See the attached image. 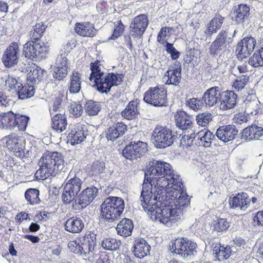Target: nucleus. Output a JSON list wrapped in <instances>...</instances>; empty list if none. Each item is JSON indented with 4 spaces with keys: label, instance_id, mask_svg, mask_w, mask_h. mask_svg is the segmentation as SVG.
<instances>
[{
    "label": "nucleus",
    "instance_id": "25",
    "mask_svg": "<svg viewBox=\"0 0 263 263\" xmlns=\"http://www.w3.org/2000/svg\"><path fill=\"white\" fill-rule=\"evenodd\" d=\"M220 91L218 87H212L208 89L203 94L201 100L203 104L207 107L216 105L219 100Z\"/></svg>",
    "mask_w": 263,
    "mask_h": 263
},
{
    "label": "nucleus",
    "instance_id": "22",
    "mask_svg": "<svg viewBox=\"0 0 263 263\" xmlns=\"http://www.w3.org/2000/svg\"><path fill=\"white\" fill-rule=\"evenodd\" d=\"M219 108L222 110L233 108L237 103V95L232 90L220 92Z\"/></svg>",
    "mask_w": 263,
    "mask_h": 263
},
{
    "label": "nucleus",
    "instance_id": "3",
    "mask_svg": "<svg viewBox=\"0 0 263 263\" xmlns=\"http://www.w3.org/2000/svg\"><path fill=\"white\" fill-rule=\"evenodd\" d=\"M151 166L145 172V178L142 184L141 193L144 190V184L148 188L152 194L156 195L163 194L168 187V182L163 178L162 173L159 167L158 161H153Z\"/></svg>",
    "mask_w": 263,
    "mask_h": 263
},
{
    "label": "nucleus",
    "instance_id": "57",
    "mask_svg": "<svg viewBox=\"0 0 263 263\" xmlns=\"http://www.w3.org/2000/svg\"><path fill=\"white\" fill-rule=\"evenodd\" d=\"M69 111L75 117H79L83 113V107L78 102H74L70 106Z\"/></svg>",
    "mask_w": 263,
    "mask_h": 263
},
{
    "label": "nucleus",
    "instance_id": "7",
    "mask_svg": "<svg viewBox=\"0 0 263 263\" xmlns=\"http://www.w3.org/2000/svg\"><path fill=\"white\" fill-rule=\"evenodd\" d=\"M29 120V117L12 111L2 112L0 114V129L25 131Z\"/></svg>",
    "mask_w": 263,
    "mask_h": 263
},
{
    "label": "nucleus",
    "instance_id": "12",
    "mask_svg": "<svg viewBox=\"0 0 263 263\" xmlns=\"http://www.w3.org/2000/svg\"><path fill=\"white\" fill-rule=\"evenodd\" d=\"M143 100L154 106H166L167 103V91L163 87H151L145 92Z\"/></svg>",
    "mask_w": 263,
    "mask_h": 263
},
{
    "label": "nucleus",
    "instance_id": "31",
    "mask_svg": "<svg viewBox=\"0 0 263 263\" xmlns=\"http://www.w3.org/2000/svg\"><path fill=\"white\" fill-rule=\"evenodd\" d=\"M65 230L72 233L81 232L84 227L83 219L79 217H72L68 219L65 223Z\"/></svg>",
    "mask_w": 263,
    "mask_h": 263
},
{
    "label": "nucleus",
    "instance_id": "61",
    "mask_svg": "<svg viewBox=\"0 0 263 263\" xmlns=\"http://www.w3.org/2000/svg\"><path fill=\"white\" fill-rule=\"evenodd\" d=\"M81 240H78L74 241H70L68 246L71 252H73L75 254L80 255V246H81Z\"/></svg>",
    "mask_w": 263,
    "mask_h": 263
},
{
    "label": "nucleus",
    "instance_id": "1",
    "mask_svg": "<svg viewBox=\"0 0 263 263\" xmlns=\"http://www.w3.org/2000/svg\"><path fill=\"white\" fill-rule=\"evenodd\" d=\"M180 187L171 185L163 194L158 196L152 194L144 184L143 192L139 198L142 209L149 215L152 220L171 226L180 218L182 209L190 203L189 196L183 189V183Z\"/></svg>",
    "mask_w": 263,
    "mask_h": 263
},
{
    "label": "nucleus",
    "instance_id": "23",
    "mask_svg": "<svg viewBox=\"0 0 263 263\" xmlns=\"http://www.w3.org/2000/svg\"><path fill=\"white\" fill-rule=\"evenodd\" d=\"M238 130L234 125H227L220 126L216 131V136L224 143L233 140L238 135Z\"/></svg>",
    "mask_w": 263,
    "mask_h": 263
},
{
    "label": "nucleus",
    "instance_id": "37",
    "mask_svg": "<svg viewBox=\"0 0 263 263\" xmlns=\"http://www.w3.org/2000/svg\"><path fill=\"white\" fill-rule=\"evenodd\" d=\"M138 103L137 100L130 101L125 108L121 112L122 117L127 120H133L138 117L139 111L138 110Z\"/></svg>",
    "mask_w": 263,
    "mask_h": 263
},
{
    "label": "nucleus",
    "instance_id": "16",
    "mask_svg": "<svg viewBox=\"0 0 263 263\" xmlns=\"http://www.w3.org/2000/svg\"><path fill=\"white\" fill-rule=\"evenodd\" d=\"M148 25L147 17L145 14L136 16L130 25V33L134 37L141 38Z\"/></svg>",
    "mask_w": 263,
    "mask_h": 263
},
{
    "label": "nucleus",
    "instance_id": "5",
    "mask_svg": "<svg viewBox=\"0 0 263 263\" xmlns=\"http://www.w3.org/2000/svg\"><path fill=\"white\" fill-rule=\"evenodd\" d=\"M124 208L123 199L110 196L106 198L100 205V217L105 222H115L120 218Z\"/></svg>",
    "mask_w": 263,
    "mask_h": 263
},
{
    "label": "nucleus",
    "instance_id": "30",
    "mask_svg": "<svg viewBox=\"0 0 263 263\" xmlns=\"http://www.w3.org/2000/svg\"><path fill=\"white\" fill-rule=\"evenodd\" d=\"M126 125L123 122L115 123L106 131V137L108 140L114 141L125 134Z\"/></svg>",
    "mask_w": 263,
    "mask_h": 263
},
{
    "label": "nucleus",
    "instance_id": "10",
    "mask_svg": "<svg viewBox=\"0 0 263 263\" xmlns=\"http://www.w3.org/2000/svg\"><path fill=\"white\" fill-rule=\"evenodd\" d=\"M48 51V45L32 39H30V41L27 42L23 48V53L25 57L31 60L45 58Z\"/></svg>",
    "mask_w": 263,
    "mask_h": 263
},
{
    "label": "nucleus",
    "instance_id": "9",
    "mask_svg": "<svg viewBox=\"0 0 263 263\" xmlns=\"http://www.w3.org/2000/svg\"><path fill=\"white\" fill-rule=\"evenodd\" d=\"M151 140L158 148L168 147L174 142L172 131L165 126H156L152 133Z\"/></svg>",
    "mask_w": 263,
    "mask_h": 263
},
{
    "label": "nucleus",
    "instance_id": "28",
    "mask_svg": "<svg viewBox=\"0 0 263 263\" xmlns=\"http://www.w3.org/2000/svg\"><path fill=\"white\" fill-rule=\"evenodd\" d=\"M263 136V127L256 125L248 126L241 133V139L247 141L257 140Z\"/></svg>",
    "mask_w": 263,
    "mask_h": 263
},
{
    "label": "nucleus",
    "instance_id": "50",
    "mask_svg": "<svg viewBox=\"0 0 263 263\" xmlns=\"http://www.w3.org/2000/svg\"><path fill=\"white\" fill-rule=\"evenodd\" d=\"M14 104V101L0 89V110L9 109Z\"/></svg>",
    "mask_w": 263,
    "mask_h": 263
},
{
    "label": "nucleus",
    "instance_id": "49",
    "mask_svg": "<svg viewBox=\"0 0 263 263\" xmlns=\"http://www.w3.org/2000/svg\"><path fill=\"white\" fill-rule=\"evenodd\" d=\"M212 119V115L208 111L199 114L196 116L197 124L202 127L206 126Z\"/></svg>",
    "mask_w": 263,
    "mask_h": 263
},
{
    "label": "nucleus",
    "instance_id": "64",
    "mask_svg": "<svg viewBox=\"0 0 263 263\" xmlns=\"http://www.w3.org/2000/svg\"><path fill=\"white\" fill-rule=\"evenodd\" d=\"M253 220L255 225L263 227V211L257 212Z\"/></svg>",
    "mask_w": 263,
    "mask_h": 263
},
{
    "label": "nucleus",
    "instance_id": "41",
    "mask_svg": "<svg viewBox=\"0 0 263 263\" xmlns=\"http://www.w3.org/2000/svg\"><path fill=\"white\" fill-rule=\"evenodd\" d=\"M231 248L229 246H224L218 245L216 246L214 250L215 257H217L219 261L229 258L231 254Z\"/></svg>",
    "mask_w": 263,
    "mask_h": 263
},
{
    "label": "nucleus",
    "instance_id": "59",
    "mask_svg": "<svg viewBox=\"0 0 263 263\" xmlns=\"http://www.w3.org/2000/svg\"><path fill=\"white\" fill-rule=\"evenodd\" d=\"M165 50L167 53L170 54L172 59L173 60L177 59L180 57V52L176 49L173 44L166 42Z\"/></svg>",
    "mask_w": 263,
    "mask_h": 263
},
{
    "label": "nucleus",
    "instance_id": "36",
    "mask_svg": "<svg viewBox=\"0 0 263 263\" xmlns=\"http://www.w3.org/2000/svg\"><path fill=\"white\" fill-rule=\"evenodd\" d=\"M250 7L246 4H240L236 8L235 19L238 24H242L248 21L250 16Z\"/></svg>",
    "mask_w": 263,
    "mask_h": 263
},
{
    "label": "nucleus",
    "instance_id": "18",
    "mask_svg": "<svg viewBox=\"0 0 263 263\" xmlns=\"http://www.w3.org/2000/svg\"><path fill=\"white\" fill-rule=\"evenodd\" d=\"M176 125L184 131L185 134L191 133L193 127V120L192 116L183 110H177L174 115Z\"/></svg>",
    "mask_w": 263,
    "mask_h": 263
},
{
    "label": "nucleus",
    "instance_id": "47",
    "mask_svg": "<svg viewBox=\"0 0 263 263\" xmlns=\"http://www.w3.org/2000/svg\"><path fill=\"white\" fill-rule=\"evenodd\" d=\"M120 245V241L112 238H104L101 241V246L103 249L111 251L117 250Z\"/></svg>",
    "mask_w": 263,
    "mask_h": 263
},
{
    "label": "nucleus",
    "instance_id": "55",
    "mask_svg": "<svg viewBox=\"0 0 263 263\" xmlns=\"http://www.w3.org/2000/svg\"><path fill=\"white\" fill-rule=\"evenodd\" d=\"M105 168V163L103 161H94L91 165V171L92 175H98L102 173Z\"/></svg>",
    "mask_w": 263,
    "mask_h": 263
},
{
    "label": "nucleus",
    "instance_id": "33",
    "mask_svg": "<svg viewBox=\"0 0 263 263\" xmlns=\"http://www.w3.org/2000/svg\"><path fill=\"white\" fill-rule=\"evenodd\" d=\"M116 229L118 235L126 237L131 235L134 229V224L132 220L124 218L118 223Z\"/></svg>",
    "mask_w": 263,
    "mask_h": 263
},
{
    "label": "nucleus",
    "instance_id": "58",
    "mask_svg": "<svg viewBox=\"0 0 263 263\" xmlns=\"http://www.w3.org/2000/svg\"><path fill=\"white\" fill-rule=\"evenodd\" d=\"M64 96L60 94L54 100L52 108L50 110V114L53 115L54 112L58 111H60L63 107V101Z\"/></svg>",
    "mask_w": 263,
    "mask_h": 263
},
{
    "label": "nucleus",
    "instance_id": "4",
    "mask_svg": "<svg viewBox=\"0 0 263 263\" xmlns=\"http://www.w3.org/2000/svg\"><path fill=\"white\" fill-rule=\"evenodd\" d=\"M91 70L89 77L90 81H93L97 90L102 93H107L112 87L117 86L121 83L123 75L120 73H104L101 72L97 64H91Z\"/></svg>",
    "mask_w": 263,
    "mask_h": 263
},
{
    "label": "nucleus",
    "instance_id": "11",
    "mask_svg": "<svg viewBox=\"0 0 263 263\" xmlns=\"http://www.w3.org/2000/svg\"><path fill=\"white\" fill-rule=\"evenodd\" d=\"M68 178L64 186L62 195V200L65 204L73 202L82 185V181L79 178L76 176L69 179Z\"/></svg>",
    "mask_w": 263,
    "mask_h": 263
},
{
    "label": "nucleus",
    "instance_id": "17",
    "mask_svg": "<svg viewBox=\"0 0 263 263\" xmlns=\"http://www.w3.org/2000/svg\"><path fill=\"white\" fill-rule=\"evenodd\" d=\"M158 161L162 173L163 178H165L168 182V187L170 185L180 187L179 185L181 184V179L180 176L172 169L171 165L164 161Z\"/></svg>",
    "mask_w": 263,
    "mask_h": 263
},
{
    "label": "nucleus",
    "instance_id": "21",
    "mask_svg": "<svg viewBox=\"0 0 263 263\" xmlns=\"http://www.w3.org/2000/svg\"><path fill=\"white\" fill-rule=\"evenodd\" d=\"M98 193V190L95 186L87 187L81 192L73 203L78 204L82 208H84L95 199Z\"/></svg>",
    "mask_w": 263,
    "mask_h": 263
},
{
    "label": "nucleus",
    "instance_id": "60",
    "mask_svg": "<svg viewBox=\"0 0 263 263\" xmlns=\"http://www.w3.org/2000/svg\"><path fill=\"white\" fill-rule=\"evenodd\" d=\"M172 29V28L171 27H162L158 33L157 41L162 44H164L165 43H166L167 42L165 41V37Z\"/></svg>",
    "mask_w": 263,
    "mask_h": 263
},
{
    "label": "nucleus",
    "instance_id": "29",
    "mask_svg": "<svg viewBox=\"0 0 263 263\" xmlns=\"http://www.w3.org/2000/svg\"><path fill=\"white\" fill-rule=\"evenodd\" d=\"M95 239L96 236L94 234L87 235L83 238L81 243L80 255H83L84 257L93 255V250L96 243Z\"/></svg>",
    "mask_w": 263,
    "mask_h": 263
},
{
    "label": "nucleus",
    "instance_id": "43",
    "mask_svg": "<svg viewBox=\"0 0 263 263\" xmlns=\"http://www.w3.org/2000/svg\"><path fill=\"white\" fill-rule=\"evenodd\" d=\"M40 191L36 189H29L25 193V198L27 204L34 205L39 203Z\"/></svg>",
    "mask_w": 263,
    "mask_h": 263
},
{
    "label": "nucleus",
    "instance_id": "19",
    "mask_svg": "<svg viewBox=\"0 0 263 263\" xmlns=\"http://www.w3.org/2000/svg\"><path fill=\"white\" fill-rule=\"evenodd\" d=\"M20 55V49L17 43H11L5 51L2 62L6 67H11L16 65L18 62Z\"/></svg>",
    "mask_w": 263,
    "mask_h": 263
},
{
    "label": "nucleus",
    "instance_id": "24",
    "mask_svg": "<svg viewBox=\"0 0 263 263\" xmlns=\"http://www.w3.org/2000/svg\"><path fill=\"white\" fill-rule=\"evenodd\" d=\"M174 65L176 67H170L165 73L164 78H167L165 84L177 85L181 78V66L179 62H176Z\"/></svg>",
    "mask_w": 263,
    "mask_h": 263
},
{
    "label": "nucleus",
    "instance_id": "56",
    "mask_svg": "<svg viewBox=\"0 0 263 263\" xmlns=\"http://www.w3.org/2000/svg\"><path fill=\"white\" fill-rule=\"evenodd\" d=\"M115 28L113 33L110 39L111 40H116L120 36L124 30V26L121 20L118 21L115 23Z\"/></svg>",
    "mask_w": 263,
    "mask_h": 263
},
{
    "label": "nucleus",
    "instance_id": "40",
    "mask_svg": "<svg viewBox=\"0 0 263 263\" xmlns=\"http://www.w3.org/2000/svg\"><path fill=\"white\" fill-rule=\"evenodd\" d=\"M20 99L25 100L32 97L35 92V88L32 84L27 83L23 85L22 83L17 88L16 91Z\"/></svg>",
    "mask_w": 263,
    "mask_h": 263
},
{
    "label": "nucleus",
    "instance_id": "13",
    "mask_svg": "<svg viewBox=\"0 0 263 263\" xmlns=\"http://www.w3.org/2000/svg\"><path fill=\"white\" fill-rule=\"evenodd\" d=\"M214 138V135L208 129H203L198 132L196 134L194 130H192L191 133L184 134L182 136L184 141L188 143L192 142L195 140V144L198 146H202L204 147H209L212 143V141Z\"/></svg>",
    "mask_w": 263,
    "mask_h": 263
},
{
    "label": "nucleus",
    "instance_id": "6",
    "mask_svg": "<svg viewBox=\"0 0 263 263\" xmlns=\"http://www.w3.org/2000/svg\"><path fill=\"white\" fill-rule=\"evenodd\" d=\"M235 33V29L221 30L209 46L210 55L213 58L220 57L232 43Z\"/></svg>",
    "mask_w": 263,
    "mask_h": 263
},
{
    "label": "nucleus",
    "instance_id": "52",
    "mask_svg": "<svg viewBox=\"0 0 263 263\" xmlns=\"http://www.w3.org/2000/svg\"><path fill=\"white\" fill-rule=\"evenodd\" d=\"M249 77L245 75H241L237 77V78L235 80L232 86L237 91L241 90L245 87V86L249 82Z\"/></svg>",
    "mask_w": 263,
    "mask_h": 263
},
{
    "label": "nucleus",
    "instance_id": "20",
    "mask_svg": "<svg viewBox=\"0 0 263 263\" xmlns=\"http://www.w3.org/2000/svg\"><path fill=\"white\" fill-rule=\"evenodd\" d=\"M68 64L65 53L59 55L55 62V66L53 68V77L58 81L62 80L68 73Z\"/></svg>",
    "mask_w": 263,
    "mask_h": 263
},
{
    "label": "nucleus",
    "instance_id": "27",
    "mask_svg": "<svg viewBox=\"0 0 263 263\" xmlns=\"http://www.w3.org/2000/svg\"><path fill=\"white\" fill-rule=\"evenodd\" d=\"M250 199L248 195L246 193L237 194L233 197L230 198L229 203L231 208L233 209H239L245 211L249 205Z\"/></svg>",
    "mask_w": 263,
    "mask_h": 263
},
{
    "label": "nucleus",
    "instance_id": "51",
    "mask_svg": "<svg viewBox=\"0 0 263 263\" xmlns=\"http://www.w3.org/2000/svg\"><path fill=\"white\" fill-rule=\"evenodd\" d=\"M45 30V27L42 22L36 24L33 31H31L30 39L40 41V39L42 36Z\"/></svg>",
    "mask_w": 263,
    "mask_h": 263
},
{
    "label": "nucleus",
    "instance_id": "48",
    "mask_svg": "<svg viewBox=\"0 0 263 263\" xmlns=\"http://www.w3.org/2000/svg\"><path fill=\"white\" fill-rule=\"evenodd\" d=\"M85 108L88 115L95 116L100 111L101 105L99 102L89 100L86 103Z\"/></svg>",
    "mask_w": 263,
    "mask_h": 263
},
{
    "label": "nucleus",
    "instance_id": "44",
    "mask_svg": "<svg viewBox=\"0 0 263 263\" xmlns=\"http://www.w3.org/2000/svg\"><path fill=\"white\" fill-rule=\"evenodd\" d=\"M248 63L254 68L263 66V47L253 53L249 58Z\"/></svg>",
    "mask_w": 263,
    "mask_h": 263
},
{
    "label": "nucleus",
    "instance_id": "54",
    "mask_svg": "<svg viewBox=\"0 0 263 263\" xmlns=\"http://www.w3.org/2000/svg\"><path fill=\"white\" fill-rule=\"evenodd\" d=\"M185 104L186 106L196 111L200 110L203 105L201 99H198L195 98L187 100Z\"/></svg>",
    "mask_w": 263,
    "mask_h": 263
},
{
    "label": "nucleus",
    "instance_id": "8",
    "mask_svg": "<svg viewBox=\"0 0 263 263\" xmlns=\"http://www.w3.org/2000/svg\"><path fill=\"white\" fill-rule=\"evenodd\" d=\"M171 251L183 258H190L197 253V245L186 238H178L170 246Z\"/></svg>",
    "mask_w": 263,
    "mask_h": 263
},
{
    "label": "nucleus",
    "instance_id": "45",
    "mask_svg": "<svg viewBox=\"0 0 263 263\" xmlns=\"http://www.w3.org/2000/svg\"><path fill=\"white\" fill-rule=\"evenodd\" d=\"M81 81L80 74L78 72H73L70 78V84L69 88L71 93H77L81 89Z\"/></svg>",
    "mask_w": 263,
    "mask_h": 263
},
{
    "label": "nucleus",
    "instance_id": "39",
    "mask_svg": "<svg viewBox=\"0 0 263 263\" xmlns=\"http://www.w3.org/2000/svg\"><path fill=\"white\" fill-rule=\"evenodd\" d=\"M75 30L78 34L83 36H93L96 34L93 25L88 22L76 24Z\"/></svg>",
    "mask_w": 263,
    "mask_h": 263
},
{
    "label": "nucleus",
    "instance_id": "63",
    "mask_svg": "<svg viewBox=\"0 0 263 263\" xmlns=\"http://www.w3.org/2000/svg\"><path fill=\"white\" fill-rule=\"evenodd\" d=\"M25 145L24 141L22 142L21 144H19L15 147L12 149L13 151L14 154L15 156L20 158H23L25 157Z\"/></svg>",
    "mask_w": 263,
    "mask_h": 263
},
{
    "label": "nucleus",
    "instance_id": "15",
    "mask_svg": "<svg viewBox=\"0 0 263 263\" xmlns=\"http://www.w3.org/2000/svg\"><path fill=\"white\" fill-rule=\"evenodd\" d=\"M256 44V40L252 36H246L238 42L235 52L239 60L248 57L253 51Z\"/></svg>",
    "mask_w": 263,
    "mask_h": 263
},
{
    "label": "nucleus",
    "instance_id": "14",
    "mask_svg": "<svg viewBox=\"0 0 263 263\" xmlns=\"http://www.w3.org/2000/svg\"><path fill=\"white\" fill-rule=\"evenodd\" d=\"M147 150L146 143L140 141L134 143L132 142L123 149L122 155L126 159L133 161L140 158Z\"/></svg>",
    "mask_w": 263,
    "mask_h": 263
},
{
    "label": "nucleus",
    "instance_id": "42",
    "mask_svg": "<svg viewBox=\"0 0 263 263\" xmlns=\"http://www.w3.org/2000/svg\"><path fill=\"white\" fill-rule=\"evenodd\" d=\"M45 72L44 69L41 67L36 66L33 70L27 75V82L33 84L38 83L42 79L43 77V73Z\"/></svg>",
    "mask_w": 263,
    "mask_h": 263
},
{
    "label": "nucleus",
    "instance_id": "32",
    "mask_svg": "<svg viewBox=\"0 0 263 263\" xmlns=\"http://www.w3.org/2000/svg\"><path fill=\"white\" fill-rule=\"evenodd\" d=\"M87 132L80 125L76 126L69 134L67 138L71 145L81 143L86 137Z\"/></svg>",
    "mask_w": 263,
    "mask_h": 263
},
{
    "label": "nucleus",
    "instance_id": "46",
    "mask_svg": "<svg viewBox=\"0 0 263 263\" xmlns=\"http://www.w3.org/2000/svg\"><path fill=\"white\" fill-rule=\"evenodd\" d=\"M8 149H12L19 144H21L24 140H22L20 136L15 134H11L3 138Z\"/></svg>",
    "mask_w": 263,
    "mask_h": 263
},
{
    "label": "nucleus",
    "instance_id": "53",
    "mask_svg": "<svg viewBox=\"0 0 263 263\" xmlns=\"http://www.w3.org/2000/svg\"><path fill=\"white\" fill-rule=\"evenodd\" d=\"M214 229L218 232L226 231L230 227L229 222L226 218H219L213 222Z\"/></svg>",
    "mask_w": 263,
    "mask_h": 263
},
{
    "label": "nucleus",
    "instance_id": "2",
    "mask_svg": "<svg viewBox=\"0 0 263 263\" xmlns=\"http://www.w3.org/2000/svg\"><path fill=\"white\" fill-rule=\"evenodd\" d=\"M39 165L40 168L35 173V177L39 180H45L50 176H55L64 168V160L62 154L57 152L44 154Z\"/></svg>",
    "mask_w": 263,
    "mask_h": 263
},
{
    "label": "nucleus",
    "instance_id": "62",
    "mask_svg": "<svg viewBox=\"0 0 263 263\" xmlns=\"http://www.w3.org/2000/svg\"><path fill=\"white\" fill-rule=\"evenodd\" d=\"M5 83L6 86L11 89H15L16 91L17 88H18L20 84H21V83L18 82L16 79L10 76H8V78L6 79Z\"/></svg>",
    "mask_w": 263,
    "mask_h": 263
},
{
    "label": "nucleus",
    "instance_id": "34",
    "mask_svg": "<svg viewBox=\"0 0 263 263\" xmlns=\"http://www.w3.org/2000/svg\"><path fill=\"white\" fill-rule=\"evenodd\" d=\"M224 17L219 14H216L208 24L204 33L208 36H211L219 30L224 22Z\"/></svg>",
    "mask_w": 263,
    "mask_h": 263
},
{
    "label": "nucleus",
    "instance_id": "38",
    "mask_svg": "<svg viewBox=\"0 0 263 263\" xmlns=\"http://www.w3.org/2000/svg\"><path fill=\"white\" fill-rule=\"evenodd\" d=\"M52 127L58 133L65 130L67 125L65 115L62 114H57L52 118Z\"/></svg>",
    "mask_w": 263,
    "mask_h": 263
},
{
    "label": "nucleus",
    "instance_id": "26",
    "mask_svg": "<svg viewBox=\"0 0 263 263\" xmlns=\"http://www.w3.org/2000/svg\"><path fill=\"white\" fill-rule=\"evenodd\" d=\"M133 252L138 258H143L149 254L151 246L143 238H137L133 244Z\"/></svg>",
    "mask_w": 263,
    "mask_h": 263
},
{
    "label": "nucleus",
    "instance_id": "35",
    "mask_svg": "<svg viewBox=\"0 0 263 263\" xmlns=\"http://www.w3.org/2000/svg\"><path fill=\"white\" fill-rule=\"evenodd\" d=\"M260 102L254 94H249L243 101V105L248 114H256L259 109Z\"/></svg>",
    "mask_w": 263,
    "mask_h": 263
}]
</instances>
